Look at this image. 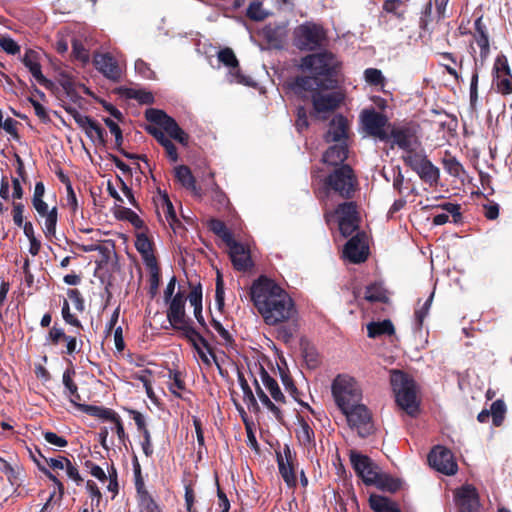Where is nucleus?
I'll return each instance as SVG.
<instances>
[{
  "label": "nucleus",
  "instance_id": "nucleus-50",
  "mask_svg": "<svg viewBox=\"0 0 512 512\" xmlns=\"http://www.w3.org/2000/svg\"><path fill=\"white\" fill-rule=\"evenodd\" d=\"M45 217V227H44V234L46 238L52 239L56 236V226L58 221V209L57 207H53L47 214H44Z\"/></svg>",
  "mask_w": 512,
  "mask_h": 512
},
{
  "label": "nucleus",
  "instance_id": "nucleus-37",
  "mask_svg": "<svg viewBox=\"0 0 512 512\" xmlns=\"http://www.w3.org/2000/svg\"><path fill=\"white\" fill-rule=\"evenodd\" d=\"M371 485L376 486L379 490L395 493L401 489L402 480L385 473H378L375 482Z\"/></svg>",
  "mask_w": 512,
  "mask_h": 512
},
{
  "label": "nucleus",
  "instance_id": "nucleus-33",
  "mask_svg": "<svg viewBox=\"0 0 512 512\" xmlns=\"http://www.w3.org/2000/svg\"><path fill=\"white\" fill-rule=\"evenodd\" d=\"M409 0H385L382 9L387 14H391L398 21H404L408 12Z\"/></svg>",
  "mask_w": 512,
  "mask_h": 512
},
{
  "label": "nucleus",
  "instance_id": "nucleus-13",
  "mask_svg": "<svg viewBox=\"0 0 512 512\" xmlns=\"http://www.w3.org/2000/svg\"><path fill=\"white\" fill-rule=\"evenodd\" d=\"M341 412L346 416L349 426L356 429L360 437L366 438L373 433L371 413L365 405L357 404Z\"/></svg>",
  "mask_w": 512,
  "mask_h": 512
},
{
  "label": "nucleus",
  "instance_id": "nucleus-19",
  "mask_svg": "<svg viewBox=\"0 0 512 512\" xmlns=\"http://www.w3.org/2000/svg\"><path fill=\"white\" fill-rule=\"evenodd\" d=\"M233 267L238 271H247L253 267L249 249L242 243L231 239L227 244Z\"/></svg>",
  "mask_w": 512,
  "mask_h": 512
},
{
  "label": "nucleus",
  "instance_id": "nucleus-14",
  "mask_svg": "<svg viewBox=\"0 0 512 512\" xmlns=\"http://www.w3.org/2000/svg\"><path fill=\"white\" fill-rule=\"evenodd\" d=\"M429 465L438 472L445 475H454L458 471V465L453 453L448 448L437 445L428 454Z\"/></svg>",
  "mask_w": 512,
  "mask_h": 512
},
{
  "label": "nucleus",
  "instance_id": "nucleus-34",
  "mask_svg": "<svg viewBox=\"0 0 512 512\" xmlns=\"http://www.w3.org/2000/svg\"><path fill=\"white\" fill-rule=\"evenodd\" d=\"M395 333V328L391 320L372 321L367 325V334L369 338H378L384 335L391 336Z\"/></svg>",
  "mask_w": 512,
  "mask_h": 512
},
{
  "label": "nucleus",
  "instance_id": "nucleus-20",
  "mask_svg": "<svg viewBox=\"0 0 512 512\" xmlns=\"http://www.w3.org/2000/svg\"><path fill=\"white\" fill-rule=\"evenodd\" d=\"M344 256L354 264L364 262L368 256V247L364 242V233L358 232L352 236L344 246Z\"/></svg>",
  "mask_w": 512,
  "mask_h": 512
},
{
  "label": "nucleus",
  "instance_id": "nucleus-46",
  "mask_svg": "<svg viewBox=\"0 0 512 512\" xmlns=\"http://www.w3.org/2000/svg\"><path fill=\"white\" fill-rule=\"evenodd\" d=\"M125 96L138 101L142 105H152L155 102L153 93L143 89L128 88L125 91Z\"/></svg>",
  "mask_w": 512,
  "mask_h": 512
},
{
  "label": "nucleus",
  "instance_id": "nucleus-25",
  "mask_svg": "<svg viewBox=\"0 0 512 512\" xmlns=\"http://www.w3.org/2000/svg\"><path fill=\"white\" fill-rule=\"evenodd\" d=\"M218 60L229 68V73L233 81L240 84H248L246 76H244L240 71L239 61L231 48L225 47L219 50Z\"/></svg>",
  "mask_w": 512,
  "mask_h": 512
},
{
  "label": "nucleus",
  "instance_id": "nucleus-42",
  "mask_svg": "<svg viewBox=\"0 0 512 512\" xmlns=\"http://www.w3.org/2000/svg\"><path fill=\"white\" fill-rule=\"evenodd\" d=\"M147 269L149 270V294L151 298H154L159 289L160 281H161V271L158 266L157 261L145 264Z\"/></svg>",
  "mask_w": 512,
  "mask_h": 512
},
{
  "label": "nucleus",
  "instance_id": "nucleus-12",
  "mask_svg": "<svg viewBox=\"0 0 512 512\" xmlns=\"http://www.w3.org/2000/svg\"><path fill=\"white\" fill-rule=\"evenodd\" d=\"M334 212L338 217L339 231L343 237L351 236L359 228L358 205L352 199L338 204Z\"/></svg>",
  "mask_w": 512,
  "mask_h": 512
},
{
  "label": "nucleus",
  "instance_id": "nucleus-39",
  "mask_svg": "<svg viewBox=\"0 0 512 512\" xmlns=\"http://www.w3.org/2000/svg\"><path fill=\"white\" fill-rule=\"evenodd\" d=\"M300 349L307 367L309 369H316L320 365V359L315 347L310 345L306 340H301Z\"/></svg>",
  "mask_w": 512,
  "mask_h": 512
},
{
  "label": "nucleus",
  "instance_id": "nucleus-63",
  "mask_svg": "<svg viewBox=\"0 0 512 512\" xmlns=\"http://www.w3.org/2000/svg\"><path fill=\"white\" fill-rule=\"evenodd\" d=\"M28 101L33 106L35 115L41 120V122L48 123L51 121L46 108L39 101H37L33 97H28Z\"/></svg>",
  "mask_w": 512,
  "mask_h": 512
},
{
  "label": "nucleus",
  "instance_id": "nucleus-45",
  "mask_svg": "<svg viewBox=\"0 0 512 512\" xmlns=\"http://www.w3.org/2000/svg\"><path fill=\"white\" fill-rule=\"evenodd\" d=\"M209 230L220 237L225 244L233 239V234L227 228L225 223L219 219H210L208 222Z\"/></svg>",
  "mask_w": 512,
  "mask_h": 512
},
{
  "label": "nucleus",
  "instance_id": "nucleus-57",
  "mask_svg": "<svg viewBox=\"0 0 512 512\" xmlns=\"http://www.w3.org/2000/svg\"><path fill=\"white\" fill-rule=\"evenodd\" d=\"M491 416L493 420V424L495 426H500L504 420V415L506 412L505 403L502 400H496L491 404Z\"/></svg>",
  "mask_w": 512,
  "mask_h": 512
},
{
  "label": "nucleus",
  "instance_id": "nucleus-3",
  "mask_svg": "<svg viewBox=\"0 0 512 512\" xmlns=\"http://www.w3.org/2000/svg\"><path fill=\"white\" fill-rule=\"evenodd\" d=\"M301 66L319 78V85L323 90L337 88L341 63L332 52L309 54L302 58Z\"/></svg>",
  "mask_w": 512,
  "mask_h": 512
},
{
  "label": "nucleus",
  "instance_id": "nucleus-55",
  "mask_svg": "<svg viewBox=\"0 0 512 512\" xmlns=\"http://www.w3.org/2000/svg\"><path fill=\"white\" fill-rule=\"evenodd\" d=\"M10 290V283L2 280L0 283V322L7 327H11L13 324L8 321L7 311L3 312L2 307L6 301L8 292Z\"/></svg>",
  "mask_w": 512,
  "mask_h": 512
},
{
  "label": "nucleus",
  "instance_id": "nucleus-9",
  "mask_svg": "<svg viewBox=\"0 0 512 512\" xmlns=\"http://www.w3.org/2000/svg\"><path fill=\"white\" fill-rule=\"evenodd\" d=\"M419 37L426 43H433V34L435 31H441L443 41L449 45V29L442 19L433 14L432 1L428 0L420 13L419 17Z\"/></svg>",
  "mask_w": 512,
  "mask_h": 512
},
{
  "label": "nucleus",
  "instance_id": "nucleus-41",
  "mask_svg": "<svg viewBox=\"0 0 512 512\" xmlns=\"http://www.w3.org/2000/svg\"><path fill=\"white\" fill-rule=\"evenodd\" d=\"M174 181L180 186L192 190V170L187 165H178L173 169Z\"/></svg>",
  "mask_w": 512,
  "mask_h": 512
},
{
  "label": "nucleus",
  "instance_id": "nucleus-17",
  "mask_svg": "<svg viewBox=\"0 0 512 512\" xmlns=\"http://www.w3.org/2000/svg\"><path fill=\"white\" fill-rule=\"evenodd\" d=\"M350 462L356 475L360 477L366 485H371L375 482L379 472L377 471L378 467L373 463L370 457L356 451H351Z\"/></svg>",
  "mask_w": 512,
  "mask_h": 512
},
{
  "label": "nucleus",
  "instance_id": "nucleus-4",
  "mask_svg": "<svg viewBox=\"0 0 512 512\" xmlns=\"http://www.w3.org/2000/svg\"><path fill=\"white\" fill-rule=\"evenodd\" d=\"M327 196L335 195L343 200H351L359 191V180L351 165L333 168L323 179Z\"/></svg>",
  "mask_w": 512,
  "mask_h": 512
},
{
  "label": "nucleus",
  "instance_id": "nucleus-64",
  "mask_svg": "<svg viewBox=\"0 0 512 512\" xmlns=\"http://www.w3.org/2000/svg\"><path fill=\"white\" fill-rule=\"evenodd\" d=\"M89 134H86L89 138H93L94 134L96 138L98 139L99 143L104 145L106 143L105 135L106 132L104 128L95 120L92 121L91 125L89 126L88 130Z\"/></svg>",
  "mask_w": 512,
  "mask_h": 512
},
{
  "label": "nucleus",
  "instance_id": "nucleus-1",
  "mask_svg": "<svg viewBox=\"0 0 512 512\" xmlns=\"http://www.w3.org/2000/svg\"><path fill=\"white\" fill-rule=\"evenodd\" d=\"M250 297L267 325H280L276 338L290 343L298 330L297 309L291 296L274 280L260 276L250 288Z\"/></svg>",
  "mask_w": 512,
  "mask_h": 512
},
{
  "label": "nucleus",
  "instance_id": "nucleus-47",
  "mask_svg": "<svg viewBox=\"0 0 512 512\" xmlns=\"http://www.w3.org/2000/svg\"><path fill=\"white\" fill-rule=\"evenodd\" d=\"M182 485L185 489V502L188 512H192V472L190 466L185 465L183 469Z\"/></svg>",
  "mask_w": 512,
  "mask_h": 512
},
{
  "label": "nucleus",
  "instance_id": "nucleus-48",
  "mask_svg": "<svg viewBox=\"0 0 512 512\" xmlns=\"http://www.w3.org/2000/svg\"><path fill=\"white\" fill-rule=\"evenodd\" d=\"M402 160L406 166L410 167L413 171H417L419 167L427 160V157L421 153L416 152L413 148L405 150Z\"/></svg>",
  "mask_w": 512,
  "mask_h": 512
},
{
  "label": "nucleus",
  "instance_id": "nucleus-27",
  "mask_svg": "<svg viewBox=\"0 0 512 512\" xmlns=\"http://www.w3.org/2000/svg\"><path fill=\"white\" fill-rule=\"evenodd\" d=\"M390 139H393V143L402 150H408L412 148V139L415 137L414 130L409 126H395L391 125L389 130Z\"/></svg>",
  "mask_w": 512,
  "mask_h": 512
},
{
  "label": "nucleus",
  "instance_id": "nucleus-38",
  "mask_svg": "<svg viewBox=\"0 0 512 512\" xmlns=\"http://www.w3.org/2000/svg\"><path fill=\"white\" fill-rule=\"evenodd\" d=\"M296 438L299 443L307 448L315 447V434L308 422L301 418L299 420V429L296 431Z\"/></svg>",
  "mask_w": 512,
  "mask_h": 512
},
{
  "label": "nucleus",
  "instance_id": "nucleus-15",
  "mask_svg": "<svg viewBox=\"0 0 512 512\" xmlns=\"http://www.w3.org/2000/svg\"><path fill=\"white\" fill-rule=\"evenodd\" d=\"M278 469L281 477L289 488L297 486L296 478V454L293 453L289 445L285 444L282 452H276Z\"/></svg>",
  "mask_w": 512,
  "mask_h": 512
},
{
  "label": "nucleus",
  "instance_id": "nucleus-36",
  "mask_svg": "<svg viewBox=\"0 0 512 512\" xmlns=\"http://www.w3.org/2000/svg\"><path fill=\"white\" fill-rule=\"evenodd\" d=\"M319 78L315 75L311 74L309 76H297L292 84V87L295 93H299L301 91H308L311 94L314 91L323 90L319 85Z\"/></svg>",
  "mask_w": 512,
  "mask_h": 512
},
{
  "label": "nucleus",
  "instance_id": "nucleus-60",
  "mask_svg": "<svg viewBox=\"0 0 512 512\" xmlns=\"http://www.w3.org/2000/svg\"><path fill=\"white\" fill-rule=\"evenodd\" d=\"M296 116L295 127L297 131L301 133L307 130L309 127V121L306 108L304 106L297 107Z\"/></svg>",
  "mask_w": 512,
  "mask_h": 512
},
{
  "label": "nucleus",
  "instance_id": "nucleus-2",
  "mask_svg": "<svg viewBox=\"0 0 512 512\" xmlns=\"http://www.w3.org/2000/svg\"><path fill=\"white\" fill-rule=\"evenodd\" d=\"M144 115L145 119L151 123L145 126V131L165 149L170 161L177 162L179 159L177 148L165 133L184 146L189 143V135L184 132L174 118L161 109L149 108Z\"/></svg>",
  "mask_w": 512,
  "mask_h": 512
},
{
  "label": "nucleus",
  "instance_id": "nucleus-10",
  "mask_svg": "<svg viewBox=\"0 0 512 512\" xmlns=\"http://www.w3.org/2000/svg\"><path fill=\"white\" fill-rule=\"evenodd\" d=\"M360 119L367 135L382 142L390 140L388 130H390L392 124L385 114L377 112L374 108L364 109L361 112Z\"/></svg>",
  "mask_w": 512,
  "mask_h": 512
},
{
  "label": "nucleus",
  "instance_id": "nucleus-49",
  "mask_svg": "<svg viewBox=\"0 0 512 512\" xmlns=\"http://www.w3.org/2000/svg\"><path fill=\"white\" fill-rule=\"evenodd\" d=\"M254 385H255L256 394L259 397L262 404L269 411H271L274 414V416L277 420L281 421L282 417H283L281 410L270 400V398L267 396V394L263 391V389L259 385L257 379H254Z\"/></svg>",
  "mask_w": 512,
  "mask_h": 512
},
{
  "label": "nucleus",
  "instance_id": "nucleus-5",
  "mask_svg": "<svg viewBox=\"0 0 512 512\" xmlns=\"http://www.w3.org/2000/svg\"><path fill=\"white\" fill-rule=\"evenodd\" d=\"M390 384L396 404L410 417H416L420 412V401L415 381L401 370H392Z\"/></svg>",
  "mask_w": 512,
  "mask_h": 512
},
{
  "label": "nucleus",
  "instance_id": "nucleus-21",
  "mask_svg": "<svg viewBox=\"0 0 512 512\" xmlns=\"http://www.w3.org/2000/svg\"><path fill=\"white\" fill-rule=\"evenodd\" d=\"M455 500L459 512H478L479 510V495L472 485L466 484L458 489L455 493Z\"/></svg>",
  "mask_w": 512,
  "mask_h": 512
},
{
  "label": "nucleus",
  "instance_id": "nucleus-23",
  "mask_svg": "<svg viewBox=\"0 0 512 512\" xmlns=\"http://www.w3.org/2000/svg\"><path fill=\"white\" fill-rule=\"evenodd\" d=\"M95 68L106 78L118 81L121 78V69L115 58L109 53L97 54L93 60Z\"/></svg>",
  "mask_w": 512,
  "mask_h": 512
},
{
  "label": "nucleus",
  "instance_id": "nucleus-61",
  "mask_svg": "<svg viewBox=\"0 0 512 512\" xmlns=\"http://www.w3.org/2000/svg\"><path fill=\"white\" fill-rule=\"evenodd\" d=\"M104 123L109 128L110 132L115 136L116 149H120L123 144V134L121 128L111 118H105Z\"/></svg>",
  "mask_w": 512,
  "mask_h": 512
},
{
  "label": "nucleus",
  "instance_id": "nucleus-22",
  "mask_svg": "<svg viewBox=\"0 0 512 512\" xmlns=\"http://www.w3.org/2000/svg\"><path fill=\"white\" fill-rule=\"evenodd\" d=\"M22 63L29 72L35 78V80L43 87L50 89L53 86V82L46 78L41 70L40 54L33 50L27 49L22 57Z\"/></svg>",
  "mask_w": 512,
  "mask_h": 512
},
{
  "label": "nucleus",
  "instance_id": "nucleus-18",
  "mask_svg": "<svg viewBox=\"0 0 512 512\" xmlns=\"http://www.w3.org/2000/svg\"><path fill=\"white\" fill-rule=\"evenodd\" d=\"M473 39L480 49L479 58L474 57V67L476 61L481 69L490 55V39L486 25L483 22V16H479L474 22Z\"/></svg>",
  "mask_w": 512,
  "mask_h": 512
},
{
  "label": "nucleus",
  "instance_id": "nucleus-62",
  "mask_svg": "<svg viewBox=\"0 0 512 512\" xmlns=\"http://www.w3.org/2000/svg\"><path fill=\"white\" fill-rule=\"evenodd\" d=\"M72 53L75 59L81 61L82 63H87L89 61L88 50L78 40H74L72 42Z\"/></svg>",
  "mask_w": 512,
  "mask_h": 512
},
{
  "label": "nucleus",
  "instance_id": "nucleus-58",
  "mask_svg": "<svg viewBox=\"0 0 512 512\" xmlns=\"http://www.w3.org/2000/svg\"><path fill=\"white\" fill-rule=\"evenodd\" d=\"M135 71L142 78L147 80H156L157 76L154 70L150 67V64L145 62L142 59H137L135 61Z\"/></svg>",
  "mask_w": 512,
  "mask_h": 512
},
{
  "label": "nucleus",
  "instance_id": "nucleus-59",
  "mask_svg": "<svg viewBox=\"0 0 512 512\" xmlns=\"http://www.w3.org/2000/svg\"><path fill=\"white\" fill-rule=\"evenodd\" d=\"M118 218L129 221L137 229L144 227V221L130 208H121Z\"/></svg>",
  "mask_w": 512,
  "mask_h": 512
},
{
  "label": "nucleus",
  "instance_id": "nucleus-40",
  "mask_svg": "<svg viewBox=\"0 0 512 512\" xmlns=\"http://www.w3.org/2000/svg\"><path fill=\"white\" fill-rule=\"evenodd\" d=\"M73 374H75V371L73 369L72 370L67 369L63 373V384L68 391V396H69L70 402L73 405H75L76 407H78V405L81 404V403H79V401L81 400V396L78 392V387H77L76 383L72 379Z\"/></svg>",
  "mask_w": 512,
  "mask_h": 512
},
{
  "label": "nucleus",
  "instance_id": "nucleus-56",
  "mask_svg": "<svg viewBox=\"0 0 512 512\" xmlns=\"http://www.w3.org/2000/svg\"><path fill=\"white\" fill-rule=\"evenodd\" d=\"M365 81L371 86H381L385 85V77L383 76L381 70L377 68H367L364 71Z\"/></svg>",
  "mask_w": 512,
  "mask_h": 512
},
{
  "label": "nucleus",
  "instance_id": "nucleus-35",
  "mask_svg": "<svg viewBox=\"0 0 512 512\" xmlns=\"http://www.w3.org/2000/svg\"><path fill=\"white\" fill-rule=\"evenodd\" d=\"M422 181L430 186L436 185L440 179V170L428 158L416 171Z\"/></svg>",
  "mask_w": 512,
  "mask_h": 512
},
{
  "label": "nucleus",
  "instance_id": "nucleus-7",
  "mask_svg": "<svg viewBox=\"0 0 512 512\" xmlns=\"http://www.w3.org/2000/svg\"><path fill=\"white\" fill-rule=\"evenodd\" d=\"M332 395L341 411L359 404L362 394L357 382L348 375H338L332 382Z\"/></svg>",
  "mask_w": 512,
  "mask_h": 512
},
{
  "label": "nucleus",
  "instance_id": "nucleus-44",
  "mask_svg": "<svg viewBox=\"0 0 512 512\" xmlns=\"http://www.w3.org/2000/svg\"><path fill=\"white\" fill-rule=\"evenodd\" d=\"M137 501L140 512H161V508L148 490L137 493Z\"/></svg>",
  "mask_w": 512,
  "mask_h": 512
},
{
  "label": "nucleus",
  "instance_id": "nucleus-52",
  "mask_svg": "<svg viewBox=\"0 0 512 512\" xmlns=\"http://www.w3.org/2000/svg\"><path fill=\"white\" fill-rule=\"evenodd\" d=\"M246 16L252 21L260 22L268 17V13L263 10L261 0H252L247 8Z\"/></svg>",
  "mask_w": 512,
  "mask_h": 512
},
{
  "label": "nucleus",
  "instance_id": "nucleus-31",
  "mask_svg": "<svg viewBox=\"0 0 512 512\" xmlns=\"http://www.w3.org/2000/svg\"><path fill=\"white\" fill-rule=\"evenodd\" d=\"M369 505L374 512H401V509L395 501L377 494L370 495Z\"/></svg>",
  "mask_w": 512,
  "mask_h": 512
},
{
  "label": "nucleus",
  "instance_id": "nucleus-16",
  "mask_svg": "<svg viewBox=\"0 0 512 512\" xmlns=\"http://www.w3.org/2000/svg\"><path fill=\"white\" fill-rule=\"evenodd\" d=\"M492 74L497 91L503 95L511 94L512 74L505 55L500 54L496 57Z\"/></svg>",
  "mask_w": 512,
  "mask_h": 512
},
{
  "label": "nucleus",
  "instance_id": "nucleus-51",
  "mask_svg": "<svg viewBox=\"0 0 512 512\" xmlns=\"http://www.w3.org/2000/svg\"><path fill=\"white\" fill-rule=\"evenodd\" d=\"M170 377H171V380H172L170 382V390H171V392L174 395H176V396H178L180 398L186 399L184 394L187 391H186L185 382H184V378L182 376V373L179 372V371H175V372L170 371Z\"/></svg>",
  "mask_w": 512,
  "mask_h": 512
},
{
  "label": "nucleus",
  "instance_id": "nucleus-24",
  "mask_svg": "<svg viewBox=\"0 0 512 512\" xmlns=\"http://www.w3.org/2000/svg\"><path fill=\"white\" fill-rule=\"evenodd\" d=\"M349 124L346 117L342 114L336 115L329 123V128L324 136L327 143L346 142L348 138Z\"/></svg>",
  "mask_w": 512,
  "mask_h": 512
},
{
  "label": "nucleus",
  "instance_id": "nucleus-43",
  "mask_svg": "<svg viewBox=\"0 0 512 512\" xmlns=\"http://www.w3.org/2000/svg\"><path fill=\"white\" fill-rule=\"evenodd\" d=\"M237 377H238L239 385L243 391V399L246 402L248 408L249 409L253 408L255 410H258L259 406H258L257 400H256V398L253 394V391L250 388L244 374L238 370Z\"/></svg>",
  "mask_w": 512,
  "mask_h": 512
},
{
  "label": "nucleus",
  "instance_id": "nucleus-11",
  "mask_svg": "<svg viewBox=\"0 0 512 512\" xmlns=\"http://www.w3.org/2000/svg\"><path fill=\"white\" fill-rule=\"evenodd\" d=\"M323 90L311 94L312 111L310 116L326 120L342 103L343 96L339 92L323 93Z\"/></svg>",
  "mask_w": 512,
  "mask_h": 512
},
{
  "label": "nucleus",
  "instance_id": "nucleus-28",
  "mask_svg": "<svg viewBox=\"0 0 512 512\" xmlns=\"http://www.w3.org/2000/svg\"><path fill=\"white\" fill-rule=\"evenodd\" d=\"M364 300L371 304L381 303V304H389V292L384 287L382 282L375 281L370 283L365 288Z\"/></svg>",
  "mask_w": 512,
  "mask_h": 512
},
{
  "label": "nucleus",
  "instance_id": "nucleus-6",
  "mask_svg": "<svg viewBox=\"0 0 512 512\" xmlns=\"http://www.w3.org/2000/svg\"><path fill=\"white\" fill-rule=\"evenodd\" d=\"M187 300L192 304V291L186 294L179 289L171 301H169L167 318L173 329L181 331L183 336L192 345V325L185 312Z\"/></svg>",
  "mask_w": 512,
  "mask_h": 512
},
{
  "label": "nucleus",
  "instance_id": "nucleus-32",
  "mask_svg": "<svg viewBox=\"0 0 512 512\" xmlns=\"http://www.w3.org/2000/svg\"><path fill=\"white\" fill-rule=\"evenodd\" d=\"M135 247L141 254L145 264L157 261L153 253V242L144 233L137 234Z\"/></svg>",
  "mask_w": 512,
  "mask_h": 512
},
{
  "label": "nucleus",
  "instance_id": "nucleus-54",
  "mask_svg": "<svg viewBox=\"0 0 512 512\" xmlns=\"http://www.w3.org/2000/svg\"><path fill=\"white\" fill-rule=\"evenodd\" d=\"M433 298H434V292H432L429 295V297L426 299V301L422 304L421 307L415 309V312H414L415 323H416L417 329H419V330L422 328L423 322L429 313Z\"/></svg>",
  "mask_w": 512,
  "mask_h": 512
},
{
  "label": "nucleus",
  "instance_id": "nucleus-29",
  "mask_svg": "<svg viewBox=\"0 0 512 512\" xmlns=\"http://www.w3.org/2000/svg\"><path fill=\"white\" fill-rule=\"evenodd\" d=\"M260 373L261 380L264 384V386L269 391L271 397L276 402H285V396L282 393L277 381L270 376V374L267 372V370L261 365V364H255Z\"/></svg>",
  "mask_w": 512,
  "mask_h": 512
},
{
  "label": "nucleus",
  "instance_id": "nucleus-26",
  "mask_svg": "<svg viewBox=\"0 0 512 512\" xmlns=\"http://www.w3.org/2000/svg\"><path fill=\"white\" fill-rule=\"evenodd\" d=\"M348 145L347 142L336 143L323 153L322 162L327 166L333 168L339 167L340 165H346L344 162L348 158Z\"/></svg>",
  "mask_w": 512,
  "mask_h": 512
},
{
  "label": "nucleus",
  "instance_id": "nucleus-30",
  "mask_svg": "<svg viewBox=\"0 0 512 512\" xmlns=\"http://www.w3.org/2000/svg\"><path fill=\"white\" fill-rule=\"evenodd\" d=\"M441 164L443 169L452 177L462 179L464 176H466V171L463 165L448 150L444 152V155L441 159Z\"/></svg>",
  "mask_w": 512,
  "mask_h": 512
},
{
  "label": "nucleus",
  "instance_id": "nucleus-8",
  "mask_svg": "<svg viewBox=\"0 0 512 512\" xmlns=\"http://www.w3.org/2000/svg\"><path fill=\"white\" fill-rule=\"evenodd\" d=\"M327 41L325 29L318 24L306 22L294 31V43L300 50L314 51L320 49Z\"/></svg>",
  "mask_w": 512,
  "mask_h": 512
},
{
  "label": "nucleus",
  "instance_id": "nucleus-53",
  "mask_svg": "<svg viewBox=\"0 0 512 512\" xmlns=\"http://www.w3.org/2000/svg\"><path fill=\"white\" fill-rule=\"evenodd\" d=\"M205 176H207L204 181L206 182V187L207 188H211L213 190V192L215 193V196L217 198V201L221 204V205H224L226 202H227V197L226 195L219 191L218 190V186L217 184L215 183V180H214V173L209 170L207 173L205 170L202 171V178H204Z\"/></svg>",
  "mask_w": 512,
  "mask_h": 512
}]
</instances>
